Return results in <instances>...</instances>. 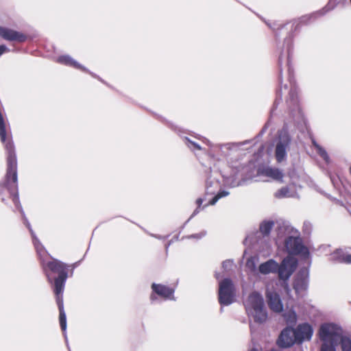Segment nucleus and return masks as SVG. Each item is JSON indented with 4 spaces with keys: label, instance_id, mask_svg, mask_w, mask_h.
<instances>
[{
    "label": "nucleus",
    "instance_id": "f257e3e1",
    "mask_svg": "<svg viewBox=\"0 0 351 351\" xmlns=\"http://www.w3.org/2000/svg\"><path fill=\"white\" fill-rule=\"evenodd\" d=\"M24 224L29 229L34 247L36 250L38 256L40 258L43 270L47 276L48 282L52 283V278L50 272L58 274V276L54 280V293L56 297V302L58 306L60 315V325L63 332L66 329V318L63 306V291L64 284L67 278L66 266L64 263L56 260L52 259L48 261L49 254L45 250V247L42 245L36 235L35 234L32 226L25 217H24Z\"/></svg>",
    "mask_w": 351,
    "mask_h": 351
},
{
    "label": "nucleus",
    "instance_id": "f03ea898",
    "mask_svg": "<svg viewBox=\"0 0 351 351\" xmlns=\"http://www.w3.org/2000/svg\"><path fill=\"white\" fill-rule=\"evenodd\" d=\"M276 243L278 247L283 245L290 255H300L308 258L309 252L303 244L298 231L285 223L278 224L276 228Z\"/></svg>",
    "mask_w": 351,
    "mask_h": 351
},
{
    "label": "nucleus",
    "instance_id": "7ed1b4c3",
    "mask_svg": "<svg viewBox=\"0 0 351 351\" xmlns=\"http://www.w3.org/2000/svg\"><path fill=\"white\" fill-rule=\"evenodd\" d=\"M5 148L8 153V169L6 174V185H0V195L8 191L12 196V201L16 207H21L17 193V161L14 146L12 141H8Z\"/></svg>",
    "mask_w": 351,
    "mask_h": 351
},
{
    "label": "nucleus",
    "instance_id": "20e7f679",
    "mask_svg": "<svg viewBox=\"0 0 351 351\" xmlns=\"http://www.w3.org/2000/svg\"><path fill=\"white\" fill-rule=\"evenodd\" d=\"M248 317L255 322L263 323L267 319V313L265 307L264 300L257 291L252 292L243 301Z\"/></svg>",
    "mask_w": 351,
    "mask_h": 351
},
{
    "label": "nucleus",
    "instance_id": "39448f33",
    "mask_svg": "<svg viewBox=\"0 0 351 351\" xmlns=\"http://www.w3.org/2000/svg\"><path fill=\"white\" fill-rule=\"evenodd\" d=\"M202 141L206 144L209 148L208 149V154L213 159L217 160H220L221 158H225L230 154L232 150H236L245 143H226L223 145H213L208 140L202 138Z\"/></svg>",
    "mask_w": 351,
    "mask_h": 351
},
{
    "label": "nucleus",
    "instance_id": "423d86ee",
    "mask_svg": "<svg viewBox=\"0 0 351 351\" xmlns=\"http://www.w3.org/2000/svg\"><path fill=\"white\" fill-rule=\"evenodd\" d=\"M291 145V138L288 131L284 128L278 132L275 141V157L278 162L280 163L287 159Z\"/></svg>",
    "mask_w": 351,
    "mask_h": 351
},
{
    "label": "nucleus",
    "instance_id": "0eeeda50",
    "mask_svg": "<svg viewBox=\"0 0 351 351\" xmlns=\"http://www.w3.org/2000/svg\"><path fill=\"white\" fill-rule=\"evenodd\" d=\"M343 334L342 328L333 323L323 324L319 328V335L323 343L337 345Z\"/></svg>",
    "mask_w": 351,
    "mask_h": 351
},
{
    "label": "nucleus",
    "instance_id": "6e6552de",
    "mask_svg": "<svg viewBox=\"0 0 351 351\" xmlns=\"http://www.w3.org/2000/svg\"><path fill=\"white\" fill-rule=\"evenodd\" d=\"M235 289L232 280L229 278L219 282V302L220 304L228 306L234 301Z\"/></svg>",
    "mask_w": 351,
    "mask_h": 351
},
{
    "label": "nucleus",
    "instance_id": "1a4fd4ad",
    "mask_svg": "<svg viewBox=\"0 0 351 351\" xmlns=\"http://www.w3.org/2000/svg\"><path fill=\"white\" fill-rule=\"evenodd\" d=\"M256 179V181H269L270 180H274L280 183L283 182L284 173L282 170L278 168L269 167V166H262L258 167L257 169Z\"/></svg>",
    "mask_w": 351,
    "mask_h": 351
},
{
    "label": "nucleus",
    "instance_id": "9d476101",
    "mask_svg": "<svg viewBox=\"0 0 351 351\" xmlns=\"http://www.w3.org/2000/svg\"><path fill=\"white\" fill-rule=\"evenodd\" d=\"M297 267V260L291 256H288L285 258L281 264H278V269L277 272L278 277L280 280H283L285 284L286 281L289 280ZM287 286V285H286Z\"/></svg>",
    "mask_w": 351,
    "mask_h": 351
},
{
    "label": "nucleus",
    "instance_id": "9b49d317",
    "mask_svg": "<svg viewBox=\"0 0 351 351\" xmlns=\"http://www.w3.org/2000/svg\"><path fill=\"white\" fill-rule=\"evenodd\" d=\"M293 331L296 338V343H302L303 341L311 340L313 334L312 326L307 323L299 324Z\"/></svg>",
    "mask_w": 351,
    "mask_h": 351
},
{
    "label": "nucleus",
    "instance_id": "f8f14e48",
    "mask_svg": "<svg viewBox=\"0 0 351 351\" xmlns=\"http://www.w3.org/2000/svg\"><path fill=\"white\" fill-rule=\"evenodd\" d=\"M289 77L291 88L289 90V99H287L286 102L289 108L292 111L300 112L299 101L298 99V90L291 79V71L290 67H289Z\"/></svg>",
    "mask_w": 351,
    "mask_h": 351
},
{
    "label": "nucleus",
    "instance_id": "ddd939ff",
    "mask_svg": "<svg viewBox=\"0 0 351 351\" xmlns=\"http://www.w3.org/2000/svg\"><path fill=\"white\" fill-rule=\"evenodd\" d=\"M0 36L8 41L23 43L27 40V36L14 29L0 26Z\"/></svg>",
    "mask_w": 351,
    "mask_h": 351
},
{
    "label": "nucleus",
    "instance_id": "4468645a",
    "mask_svg": "<svg viewBox=\"0 0 351 351\" xmlns=\"http://www.w3.org/2000/svg\"><path fill=\"white\" fill-rule=\"evenodd\" d=\"M278 345L281 348H289L296 343L293 329L287 327L280 333L278 339Z\"/></svg>",
    "mask_w": 351,
    "mask_h": 351
},
{
    "label": "nucleus",
    "instance_id": "2eb2a0df",
    "mask_svg": "<svg viewBox=\"0 0 351 351\" xmlns=\"http://www.w3.org/2000/svg\"><path fill=\"white\" fill-rule=\"evenodd\" d=\"M267 300L269 308L276 313H280L283 310V304L278 293L274 291H267Z\"/></svg>",
    "mask_w": 351,
    "mask_h": 351
},
{
    "label": "nucleus",
    "instance_id": "dca6fc26",
    "mask_svg": "<svg viewBox=\"0 0 351 351\" xmlns=\"http://www.w3.org/2000/svg\"><path fill=\"white\" fill-rule=\"evenodd\" d=\"M350 249H337L330 254V260L340 263L351 264Z\"/></svg>",
    "mask_w": 351,
    "mask_h": 351
},
{
    "label": "nucleus",
    "instance_id": "f3484780",
    "mask_svg": "<svg viewBox=\"0 0 351 351\" xmlns=\"http://www.w3.org/2000/svg\"><path fill=\"white\" fill-rule=\"evenodd\" d=\"M308 271L306 269H304L300 271L293 285V288L297 294L306 290L308 287Z\"/></svg>",
    "mask_w": 351,
    "mask_h": 351
},
{
    "label": "nucleus",
    "instance_id": "a211bd4d",
    "mask_svg": "<svg viewBox=\"0 0 351 351\" xmlns=\"http://www.w3.org/2000/svg\"><path fill=\"white\" fill-rule=\"evenodd\" d=\"M153 291L165 300H174V289L161 284L153 283L152 285Z\"/></svg>",
    "mask_w": 351,
    "mask_h": 351
},
{
    "label": "nucleus",
    "instance_id": "6ab92c4d",
    "mask_svg": "<svg viewBox=\"0 0 351 351\" xmlns=\"http://www.w3.org/2000/svg\"><path fill=\"white\" fill-rule=\"evenodd\" d=\"M278 269V263L273 259H269L261 264L258 267L260 273L264 275L276 273Z\"/></svg>",
    "mask_w": 351,
    "mask_h": 351
},
{
    "label": "nucleus",
    "instance_id": "aec40b11",
    "mask_svg": "<svg viewBox=\"0 0 351 351\" xmlns=\"http://www.w3.org/2000/svg\"><path fill=\"white\" fill-rule=\"evenodd\" d=\"M57 62L60 64L73 66L75 69L88 72V70L84 66L81 65L80 63H78L77 61L73 60L71 56L68 55H64L58 57L57 59Z\"/></svg>",
    "mask_w": 351,
    "mask_h": 351
},
{
    "label": "nucleus",
    "instance_id": "412c9836",
    "mask_svg": "<svg viewBox=\"0 0 351 351\" xmlns=\"http://www.w3.org/2000/svg\"><path fill=\"white\" fill-rule=\"evenodd\" d=\"M274 196L276 198H287V197H295L298 194L295 190H293V186L289 185L288 186L282 187L278 190Z\"/></svg>",
    "mask_w": 351,
    "mask_h": 351
},
{
    "label": "nucleus",
    "instance_id": "4be33fe9",
    "mask_svg": "<svg viewBox=\"0 0 351 351\" xmlns=\"http://www.w3.org/2000/svg\"><path fill=\"white\" fill-rule=\"evenodd\" d=\"M0 138L1 142L5 145V143L8 142V141H12L10 138V135L7 134L6 129H5V123L3 119V117L0 112Z\"/></svg>",
    "mask_w": 351,
    "mask_h": 351
},
{
    "label": "nucleus",
    "instance_id": "5701e85b",
    "mask_svg": "<svg viewBox=\"0 0 351 351\" xmlns=\"http://www.w3.org/2000/svg\"><path fill=\"white\" fill-rule=\"evenodd\" d=\"M273 221H264L260 224L259 230L262 234L267 236L274 226Z\"/></svg>",
    "mask_w": 351,
    "mask_h": 351
},
{
    "label": "nucleus",
    "instance_id": "b1692460",
    "mask_svg": "<svg viewBox=\"0 0 351 351\" xmlns=\"http://www.w3.org/2000/svg\"><path fill=\"white\" fill-rule=\"evenodd\" d=\"M342 351H351V339L350 337L343 335L339 339Z\"/></svg>",
    "mask_w": 351,
    "mask_h": 351
},
{
    "label": "nucleus",
    "instance_id": "393cba45",
    "mask_svg": "<svg viewBox=\"0 0 351 351\" xmlns=\"http://www.w3.org/2000/svg\"><path fill=\"white\" fill-rule=\"evenodd\" d=\"M283 317L289 325H294L297 322L296 313L291 309L283 314Z\"/></svg>",
    "mask_w": 351,
    "mask_h": 351
},
{
    "label": "nucleus",
    "instance_id": "a878e982",
    "mask_svg": "<svg viewBox=\"0 0 351 351\" xmlns=\"http://www.w3.org/2000/svg\"><path fill=\"white\" fill-rule=\"evenodd\" d=\"M312 143L314 147L316 149L317 154L326 162H329V156L326 151L321 147L314 139H312Z\"/></svg>",
    "mask_w": 351,
    "mask_h": 351
},
{
    "label": "nucleus",
    "instance_id": "bb28decb",
    "mask_svg": "<svg viewBox=\"0 0 351 351\" xmlns=\"http://www.w3.org/2000/svg\"><path fill=\"white\" fill-rule=\"evenodd\" d=\"M229 195V192L225 190L220 191L210 202L208 204L204 205V206H207L208 205H214L216 202L221 198L226 197Z\"/></svg>",
    "mask_w": 351,
    "mask_h": 351
},
{
    "label": "nucleus",
    "instance_id": "cd10ccee",
    "mask_svg": "<svg viewBox=\"0 0 351 351\" xmlns=\"http://www.w3.org/2000/svg\"><path fill=\"white\" fill-rule=\"evenodd\" d=\"M224 182L227 186L230 187H236L242 184L241 182L236 181L234 178L231 177L224 178Z\"/></svg>",
    "mask_w": 351,
    "mask_h": 351
},
{
    "label": "nucleus",
    "instance_id": "c85d7f7f",
    "mask_svg": "<svg viewBox=\"0 0 351 351\" xmlns=\"http://www.w3.org/2000/svg\"><path fill=\"white\" fill-rule=\"evenodd\" d=\"M186 141H187L188 147L191 149H197V150H201L203 149L198 143L189 139L188 138H186Z\"/></svg>",
    "mask_w": 351,
    "mask_h": 351
},
{
    "label": "nucleus",
    "instance_id": "c756f323",
    "mask_svg": "<svg viewBox=\"0 0 351 351\" xmlns=\"http://www.w3.org/2000/svg\"><path fill=\"white\" fill-rule=\"evenodd\" d=\"M336 345L328 343H322L320 351H336Z\"/></svg>",
    "mask_w": 351,
    "mask_h": 351
},
{
    "label": "nucleus",
    "instance_id": "7c9ffc66",
    "mask_svg": "<svg viewBox=\"0 0 351 351\" xmlns=\"http://www.w3.org/2000/svg\"><path fill=\"white\" fill-rule=\"evenodd\" d=\"M206 234V231H201L200 232L197 233V234H191L190 236L188 237L189 239H200L202 238H203L204 237H205Z\"/></svg>",
    "mask_w": 351,
    "mask_h": 351
},
{
    "label": "nucleus",
    "instance_id": "2f4dec72",
    "mask_svg": "<svg viewBox=\"0 0 351 351\" xmlns=\"http://www.w3.org/2000/svg\"><path fill=\"white\" fill-rule=\"evenodd\" d=\"M232 266L233 262L230 260H227L222 263V267L226 271L230 269Z\"/></svg>",
    "mask_w": 351,
    "mask_h": 351
},
{
    "label": "nucleus",
    "instance_id": "473e14b6",
    "mask_svg": "<svg viewBox=\"0 0 351 351\" xmlns=\"http://www.w3.org/2000/svg\"><path fill=\"white\" fill-rule=\"evenodd\" d=\"M203 202H204V199L202 198H198L196 200V203H197L198 207L194 210V212L192 214L191 217L195 216V215H197L199 212V207L202 204Z\"/></svg>",
    "mask_w": 351,
    "mask_h": 351
},
{
    "label": "nucleus",
    "instance_id": "72a5a7b5",
    "mask_svg": "<svg viewBox=\"0 0 351 351\" xmlns=\"http://www.w3.org/2000/svg\"><path fill=\"white\" fill-rule=\"evenodd\" d=\"M313 16L310 15V16H304L300 18V21L302 23H307L308 21H310L311 18Z\"/></svg>",
    "mask_w": 351,
    "mask_h": 351
},
{
    "label": "nucleus",
    "instance_id": "f704fd0d",
    "mask_svg": "<svg viewBox=\"0 0 351 351\" xmlns=\"http://www.w3.org/2000/svg\"><path fill=\"white\" fill-rule=\"evenodd\" d=\"M247 266L251 267L252 269H254L255 267L254 261L252 259H249L247 261Z\"/></svg>",
    "mask_w": 351,
    "mask_h": 351
},
{
    "label": "nucleus",
    "instance_id": "c9c22d12",
    "mask_svg": "<svg viewBox=\"0 0 351 351\" xmlns=\"http://www.w3.org/2000/svg\"><path fill=\"white\" fill-rule=\"evenodd\" d=\"M9 51V49L5 45L0 46V56L5 51Z\"/></svg>",
    "mask_w": 351,
    "mask_h": 351
},
{
    "label": "nucleus",
    "instance_id": "e433bc0d",
    "mask_svg": "<svg viewBox=\"0 0 351 351\" xmlns=\"http://www.w3.org/2000/svg\"><path fill=\"white\" fill-rule=\"evenodd\" d=\"M287 89V85H285L284 86V90H286ZM282 90H283V88L281 87L280 89L278 90V97H282Z\"/></svg>",
    "mask_w": 351,
    "mask_h": 351
},
{
    "label": "nucleus",
    "instance_id": "4c0bfd02",
    "mask_svg": "<svg viewBox=\"0 0 351 351\" xmlns=\"http://www.w3.org/2000/svg\"><path fill=\"white\" fill-rule=\"evenodd\" d=\"M330 9H332V8H328V6H327L324 9L323 12L320 11L319 13V14L322 15V14H325L326 12H328V10H330Z\"/></svg>",
    "mask_w": 351,
    "mask_h": 351
},
{
    "label": "nucleus",
    "instance_id": "58836bf2",
    "mask_svg": "<svg viewBox=\"0 0 351 351\" xmlns=\"http://www.w3.org/2000/svg\"><path fill=\"white\" fill-rule=\"evenodd\" d=\"M282 59L281 57L279 58V66L281 67ZM281 75H282V69L280 68V80H281Z\"/></svg>",
    "mask_w": 351,
    "mask_h": 351
},
{
    "label": "nucleus",
    "instance_id": "ea45409f",
    "mask_svg": "<svg viewBox=\"0 0 351 351\" xmlns=\"http://www.w3.org/2000/svg\"><path fill=\"white\" fill-rule=\"evenodd\" d=\"M155 299H156V296H155L154 294H152V295H151V300H152V301H154Z\"/></svg>",
    "mask_w": 351,
    "mask_h": 351
},
{
    "label": "nucleus",
    "instance_id": "a19ab883",
    "mask_svg": "<svg viewBox=\"0 0 351 351\" xmlns=\"http://www.w3.org/2000/svg\"><path fill=\"white\" fill-rule=\"evenodd\" d=\"M215 277L217 279H219V276L218 274H217V273L215 274Z\"/></svg>",
    "mask_w": 351,
    "mask_h": 351
},
{
    "label": "nucleus",
    "instance_id": "79ce46f5",
    "mask_svg": "<svg viewBox=\"0 0 351 351\" xmlns=\"http://www.w3.org/2000/svg\"><path fill=\"white\" fill-rule=\"evenodd\" d=\"M155 237H156V238H158V239H161V237H159V236H155Z\"/></svg>",
    "mask_w": 351,
    "mask_h": 351
},
{
    "label": "nucleus",
    "instance_id": "37998d69",
    "mask_svg": "<svg viewBox=\"0 0 351 351\" xmlns=\"http://www.w3.org/2000/svg\"><path fill=\"white\" fill-rule=\"evenodd\" d=\"M350 173L351 174V165H350Z\"/></svg>",
    "mask_w": 351,
    "mask_h": 351
},
{
    "label": "nucleus",
    "instance_id": "c03bdc74",
    "mask_svg": "<svg viewBox=\"0 0 351 351\" xmlns=\"http://www.w3.org/2000/svg\"><path fill=\"white\" fill-rule=\"evenodd\" d=\"M21 212L23 214H24V213H23V210H22L21 208Z\"/></svg>",
    "mask_w": 351,
    "mask_h": 351
}]
</instances>
